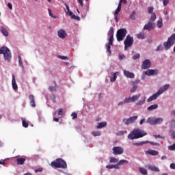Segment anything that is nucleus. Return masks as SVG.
Returning a JSON list of instances; mask_svg holds the SVG:
<instances>
[{"label":"nucleus","mask_w":175,"mask_h":175,"mask_svg":"<svg viewBox=\"0 0 175 175\" xmlns=\"http://www.w3.org/2000/svg\"><path fill=\"white\" fill-rule=\"evenodd\" d=\"M144 136H147V133L137 129L133 130V131L129 134L128 139H129V140H133V139H140V137Z\"/></svg>","instance_id":"f257e3e1"},{"label":"nucleus","mask_w":175,"mask_h":175,"mask_svg":"<svg viewBox=\"0 0 175 175\" xmlns=\"http://www.w3.org/2000/svg\"><path fill=\"white\" fill-rule=\"evenodd\" d=\"M51 166L52 167H55L56 169H68V164L62 159H57L51 163Z\"/></svg>","instance_id":"f03ea898"},{"label":"nucleus","mask_w":175,"mask_h":175,"mask_svg":"<svg viewBox=\"0 0 175 175\" xmlns=\"http://www.w3.org/2000/svg\"><path fill=\"white\" fill-rule=\"evenodd\" d=\"M0 54H3L5 62H10L12 61V52H10L9 48L1 46L0 48Z\"/></svg>","instance_id":"7ed1b4c3"},{"label":"nucleus","mask_w":175,"mask_h":175,"mask_svg":"<svg viewBox=\"0 0 175 175\" xmlns=\"http://www.w3.org/2000/svg\"><path fill=\"white\" fill-rule=\"evenodd\" d=\"M126 33H128V31L126 29H120L117 31L116 33V38L118 42H122L124 40V38L126 36Z\"/></svg>","instance_id":"20e7f679"},{"label":"nucleus","mask_w":175,"mask_h":175,"mask_svg":"<svg viewBox=\"0 0 175 175\" xmlns=\"http://www.w3.org/2000/svg\"><path fill=\"white\" fill-rule=\"evenodd\" d=\"M146 122L150 125H159L163 122V118H152L150 117L147 119Z\"/></svg>","instance_id":"39448f33"},{"label":"nucleus","mask_w":175,"mask_h":175,"mask_svg":"<svg viewBox=\"0 0 175 175\" xmlns=\"http://www.w3.org/2000/svg\"><path fill=\"white\" fill-rule=\"evenodd\" d=\"M124 50H128L129 47H131L133 44V37L131 35H128L124 41Z\"/></svg>","instance_id":"423d86ee"},{"label":"nucleus","mask_w":175,"mask_h":175,"mask_svg":"<svg viewBox=\"0 0 175 175\" xmlns=\"http://www.w3.org/2000/svg\"><path fill=\"white\" fill-rule=\"evenodd\" d=\"M140 96H142V94H138L137 95L133 96L132 97L126 98L124 103H131V102H132V103L136 102V100H139V98H140Z\"/></svg>","instance_id":"0eeeda50"},{"label":"nucleus","mask_w":175,"mask_h":175,"mask_svg":"<svg viewBox=\"0 0 175 175\" xmlns=\"http://www.w3.org/2000/svg\"><path fill=\"white\" fill-rule=\"evenodd\" d=\"M107 35L108 36H109V44H111V46H113V42L114 40V28L113 27H110L107 33Z\"/></svg>","instance_id":"6e6552de"},{"label":"nucleus","mask_w":175,"mask_h":175,"mask_svg":"<svg viewBox=\"0 0 175 175\" xmlns=\"http://www.w3.org/2000/svg\"><path fill=\"white\" fill-rule=\"evenodd\" d=\"M113 155H121V154H124V148L120 146H114L112 148Z\"/></svg>","instance_id":"1a4fd4ad"},{"label":"nucleus","mask_w":175,"mask_h":175,"mask_svg":"<svg viewBox=\"0 0 175 175\" xmlns=\"http://www.w3.org/2000/svg\"><path fill=\"white\" fill-rule=\"evenodd\" d=\"M147 143H149V144H151V146H159V143H155L150 141H144L142 142H135L133 144V146H143L144 144H147Z\"/></svg>","instance_id":"9d476101"},{"label":"nucleus","mask_w":175,"mask_h":175,"mask_svg":"<svg viewBox=\"0 0 175 175\" xmlns=\"http://www.w3.org/2000/svg\"><path fill=\"white\" fill-rule=\"evenodd\" d=\"M137 116H132L130 118H124L123 119V122L125 124V125H129V124H133L135 121L137 120Z\"/></svg>","instance_id":"9b49d317"},{"label":"nucleus","mask_w":175,"mask_h":175,"mask_svg":"<svg viewBox=\"0 0 175 175\" xmlns=\"http://www.w3.org/2000/svg\"><path fill=\"white\" fill-rule=\"evenodd\" d=\"M155 28V23L149 21L146 25H144V29L146 31H151Z\"/></svg>","instance_id":"f8f14e48"},{"label":"nucleus","mask_w":175,"mask_h":175,"mask_svg":"<svg viewBox=\"0 0 175 175\" xmlns=\"http://www.w3.org/2000/svg\"><path fill=\"white\" fill-rule=\"evenodd\" d=\"M149 68H151V62H150V59H145L142 66L141 69H148Z\"/></svg>","instance_id":"ddd939ff"},{"label":"nucleus","mask_w":175,"mask_h":175,"mask_svg":"<svg viewBox=\"0 0 175 175\" xmlns=\"http://www.w3.org/2000/svg\"><path fill=\"white\" fill-rule=\"evenodd\" d=\"M170 88V85L166 84L159 88V90L157 92V94H159V95H161V94H163V92H165V91H167V90H169Z\"/></svg>","instance_id":"4468645a"},{"label":"nucleus","mask_w":175,"mask_h":175,"mask_svg":"<svg viewBox=\"0 0 175 175\" xmlns=\"http://www.w3.org/2000/svg\"><path fill=\"white\" fill-rule=\"evenodd\" d=\"M158 70H148L144 72V75H146V76H154V75H158Z\"/></svg>","instance_id":"2eb2a0df"},{"label":"nucleus","mask_w":175,"mask_h":175,"mask_svg":"<svg viewBox=\"0 0 175 175\" xmlns=\"http://www.w3.org/2000/svg\"><path fill=\"white\" fill-rule=\"evenodd\" d=\"M123 73L127 79H133L135 77V74L129 72V70H124Z\"/></svg>","instance_id":"dca6fc26"},{"label":"nucleus","mask_w":175,"mask_h":175,"mask_svg":"<svg viewBox=\"0 0 175 175\" xmlns=\"http://www.w3.org/2000/svg\"><path fill=\"white\" fill-rule=\"evenodd\" d=\"M57 35L60 39H65L66 38V32L64 29H60L57 31Z\"/></svg>","instance_id":"f3484780"},{"label":"nucleus","mask_w":175,"mask_h":175,"mask_svg":"<svg viewBox=\"0 0 175 175\" xmlns=\"http://www.w3.org/2000/svg\"><path fill=\"white\" fill-rule=\"evenodd\" d=\"M146 154H148L149 155H152L153 157H155L157 155H159V152L154 150L149 149L147 151H145Z\"/></svg>","instance_id":"a211bd4d"},{"label":"nucleus","mask_w":175,"mask_h":175,"mask_svg":"<svg viewBox=\"0 0 175 175\" xmlns=\"http://www.w3.org/2000/svg\"><path fill=\"white\" fill-rule=\"evenodd\" d=\"M29 99L30 100V105L31 107H36V104H35V96L32 94L29 96Z\"/></svg>","instance_id":"6ab92c4d"},{"label":"nucleus","mask_w":175,"mask_h":175,"mask_svg":"<svg viewBox=\"0 0 175 175\" xmlns=\"http://www.w3.org/2000/svg\"><path fill=\"white\" fill-rule=\"evenodd\" d=\"M159 96V94L158 92L155 93L154 94L152 95L147 99V102L150 103L152 102V100H155V99H157V98H158Z\"/></svg>","instance_id":"aec40b11"},{"label":"nucleus","mask_w":175,"mask_h":175,"mask_svg":"<svg viewBox=\"0 0 175 175\" xmlns=\"http://www.w3.org/2000/svg\"><path fill=\"white\" fill-rule=\"evenodd\" d=\"M147 167L149 170H151L152 172H161L159 168L155 165H148Z\"/></svg>","instance_id":"412c9836"},{"label":"nucleus","mask_w":175,"mask_h":175,"mask_svg":"<svg viewBox=\"0 0 175 175\" xmlns=\"http://www.w3.org/2000/svg\"><path fill=\"white\" fill-rule=\"evenodd\" d=\"M12 85L13 90H17L18 88V86H17V83H16V77L14 75H12Z\"/></svg>","instance_id":"4be33fe9"},{"label":"nucleus","mask_w":175,"mask_h":175,"mask_svg":"<svg viewBox=\"0 0 175 175\" xmlns=\"http://www.w3.org/2000/svg\"><path fill=\"white\" fill-rule=\"evenodd\" d=\"M106 125H107V122H102L98 123L96 128L97 129H101V128H105Z\"/></svg>","instance_id":"5701e85b"},{"label":"nucleus","mask_w":175,"mask_h":175,"mask_svg":"<svg viewBox=\"0 0 175 175\" xmlns=\"http://www.w3.org/2000/svg\"><path fill=\"white\" fill-rule=\"evenodd\" d=\"M155 109H158V104H154L150 105L147 108L148 111H151L152 110H155Z\"/></svg>","instance_id":"b1692460"},{"label":"nucleus","mask_w":175,"mask_h":175,"mask_svg":"<svg viewBox=\"0 0 175 175\" xmlns=\"http://www.w3.org/2000/svg\"><path fill=\"white\" fill-rule=\"evenodd\" d=\"M17 165H24L25 162V158H18L16 159Z\"/></svg>","instance_id":"393cba45"},{"label":"nucleus","mask_w":175,"mask_h":175,"mask_svg":"<svg viewBox=\"0 0 175 175\" xmlns=\"http://www.w3.org/2000/svg\"><path fill=\"white\" fill-rule=\"evenodd\" d=\"M117 75H118V72H114L113 76L110 78V81L111 83H114V81H116V80H117Z\"/></svg>","instance_id":"a878e982"},{"label":"nucleus","mask_w":175,"mask_h":175,"mask_svg":"<svg viewBox=\"0 0 175 175\" xmlns=\"http://www.w3.org/2000/svg\"><path fill=\"white\" fill-rule=\"evenodd\" d=\"M155 20H157V14H155V12H152L149 19V21H150V23H154Z\"/></svg>","instance_id":"bb28decb"},{"label":"nucleus","mask_w":175,"mask_h":175,"mask_svg":"<svg viewBox=\"0 0 175 175\" xmlns=\"http://www.w3.org/2000/svg\"><path fill=\"white\" fill-rule=\"evenodd\" d=\"M1 31L4 36H9V33L8 32L6 28H5L4 27H1Z\"/></svg>","instance_id":"cd10ccee"},{"label":"nucleus","mask_w":175,"mask_h":175,"mask_svg":"<svg viewBox=\"0 0 175 175\" xmlns=\"http://www.w3.org/2000/svg\"><path fill=\"white\" fill-rule=\"evenodd\" d=\"M162 18H160L157 21V28H162L163 27V23Z\"/></svg>","instance_id":"c85d7f7f"},{"label":"nucleus","mask_w":175,"mask_h":175,"mask_svg":"<svg viewBox=\"0 0 175 175\" xmlns=\"http://www.w3.org/2000/svg\"><path fill=\"white\" fill-rule=\"evenodd\" d=\"M122 6V4L121 3H119L117 9L115 11V14H118V13L121 12Z\"/></svg>","instance_id":"c756f323"},{"label":"nucleus","mask_w":175,"mask_h":175,"mask_svg":"<svg viewBox=\"0 0 175 175\" xmlns=\"http://www.w3.org/2000/svg\"><path fill=\"white\" fill-rule=\"evenodd\" d=\"M139 173H141L142 174L147 175V170H146V168L139 167Z\"/></svg>","instance_id":"7c9ffc66"},{"label":"nucleus","mask_w":175,"mask_h":175,"mask_svg":"<svg viewBox=\"0 0 175 175\" xmlns=\"http://www.w3.org/2000/svg\"><path fill=\"white\" fill-rule=\"evenodd\" d=\"M55 86H50L49 87V91L51 92H53V91L56 92L57 91V83H55V81H54Z\"/></svg>","instance_id":"2f4dec72"},{"label":"nucleus","mask_w":175,"mask_h":175,"mask_svg":"<svg viewBox=\"0 0 175 175\" xmlns=\"http://www.w3.org/2000/svg\"><path fill=\"white\" fill-rule=\"evenodd\" d=\"M18 63L20 66L22 67V69H24V66L23 65V60L21 59V56L20 55H18Z\"/></svg>","instance_id":"473e14b6"},{"label":"nucleus","mask_w":175,"mask_h":175,"mask_svg":"<svg viewBox=\"0 0 175 175\" xmlns=\"http://www.w3.org/2000/svg\"><path fill=\"white\" fill-rule=\"evenodd\" d=\"M110 163H117L118 162V159L117 158L111 157L109 159Z\"/></svg>","instance_id":"72a5a7b5"},{"label":"nucleus","mask_w":175,"mask_h":175,"mask_svg":"<svg viewBox=\"0 0 175 175\" xmlns=\"http://www.w3.org/2000/svg\"><path fill=\"white\" fill-rule=\"evenodd\" d=\"M146 103V97H144V99L142 100H139L138 103H137V106H142V105H144Z\"/></svg>","instance_id":"f704fd0d"},{"label":"nucleus","mask_w":175,"mask_h":175,"mask_svg":"<svg viewBox=\"0 0 175 175\" xmlns=\"http://www.w3.org/2000/svg\"><path fill=\"white\" fill-rule=\"evenodd\" d=\"M106 46H107V51H108L109 54H111V50L110 49H111V44H110V42H108V44Z\"/></svg>","instance_id":"c9c22d12"},{"label":"nucleus","mask_w":175,"mask_h":175,"mask_svg":"<svg viewBox=\"0 0 175 175\" xmlns=\"http://www.w3.org/2000/svg\"><path fill=\"white\" fill-rule=\"evenodd\" d=\"M92 135L93 136H100L102 135V133L100 131H93L92 133Z\"/></svg>","instance_id":"e433bc0d"},{"label":"nucleus","mask_w":175,"mask_h":175,"mask_svg":"<svg viewBox=\"0 0 175 175\" xmlns=\"http://www.w3.org/2000/svg\"><path fill=\"white\" fill-rule=\"evenodd\" d=\"M68 12V16H72L73 14V12H72V11H70V10L69 9V5H67L66 3H64Z\"/></svg>","instance_id":"4c0bfd02"},{"label":"nucleus","mask_w":175,"mask_h":175,"mask_svg":"<svg viewBox=\"0 0 175 175\" xmlns=\"http://www.w3.org/2000/svg\"><path fill=\"white\" fill-rule=\"evenodd\" d=\"M118 163L121 166V165H124V163H129V161L122 159L120 160Z\"/></svg>","instance_id":"58836bf2"},{"label":"nucleus","mask_w":175,"mask_h":175,"mask_svg":"<svg viewBox=\"0 0 175 175\" xmlns=\"http://www.w3.org/2000/svg\"><path fill=\"white\" fill-rule=\"evenodd\" d=\"M71 18H72V20H77V21H80V20H81L79 16H77L75 15L74 14H72Z\"/></svg>","instance_id":"ea45409f"},{"label":"nucleus","mask_w":175,"mask_h":175,"mask_svg":"<svg viewBox=\"0 0 175 175\" xmlns=\"http://www.w3.org/2000/svg\"><path fill=\"white\" fill-rule=\"evenodd\" d=\"M22 124H23V126H24V128H28V126H29V124L25 120H23Z\"/></svg>","instance_id":"a19ab883"},{"label":"nucleus","mask_w":175,"mask_h":175,"mask_svg":"<svg viewBox=\"0 0 175 175\" xmlns=\"http://www.w3.org/2000/svg\"><path fill=\"white\" fill-rule=\"evenodd\" d=\"M139 58H140V54L139 53H136L135 55H134L133 56V59L134 61H136V59H139Z\"/></svg>","instance_id":"79ce46f5"},{"label":"nucleus","mask_w":175,"mask_h":175,"mask_svg":"<svg viewBox=\"0 0 175 175\" xmlns=\"http://www.w3.org/2000/svg\"><path fill=\"white\" fill-rule=\"evenodd\" d=\"M153 137H154V139H163L165 140V137H162L161 135H154Z\"/></svg>","instance_id":"37998d69"},{"label":"nucleus","mask_w":175,"mask_h":175,"mask_svg":"<svg viewBox=\"0 0 175 175\" xmlns=\"http://www.w3.org/2000/svg\"><path fill=\"white\" fill-rule=\"evenodd\" d=\"M136 90H137V86H136L135 85H133V88L130 90V92L132 94L135 92Z\"/></svg>","instance_id":"c03bdc74"},{"label":"nucleus","mask_w":175,"mask_h":175,"mask_svg":"<svg viewBox=\"0 0 175 175\" xmlns=\"http://www.w3.org/2000/svg\"><path fill=\"white\" fill-rule=\"evenodd\" d=\"M135 16H136V12L133 11L131 15L130 16V18L131 20H135Z\"/></svg>","instance_id":"a18cd8bd"},{"label":"nucleus","mask_w":175,"mask_h":175,"mask_svg":"<svg viewBox=\"0 0 175 175\" xmlns=\"http://www.w3.org/2000/svg\"><path fill=\"white\" fill-rule=\"evenodd\" d=\"M138 39H144V33H139L137 34Z\"/></svg>","instance_id":"49530a36"},{"label":"nucleus","mask_w":175,"mask_h":175,"mask_svg":"<svg viewBox=\"0 0 175 175\" xmlns=\"http://www.w3.org/2000/svg\"><path fill=\"white\" fill-rule=\"evenodd\" d=\"M168 149H169L170 151H174V150H175V144H174L168 147Z\"/></svg>","instance_id":"de8ad7c7"},{"label":"nucleus","mask_w":175,"mask_h":175,"mask_svg":"<svg viewBox=\"0 0 175 175\" xmlns=\"http://www.w3.org/2000/svg\"><path fill=\"white\" fill-rule=\"evenodd\" d=\"M152 12H154V7L148 8V13H149V14H151Z\"/></svg>","instance_id":"09e8293b"},{"label":"nucleus","mask_w":175,"mask_h":175,"mask_svg":"<svg viewBox=\"0 0 175 175\" xmlns=\"http://www.w3.org/2000/svg\"><path fill=\"white\" fill-rule=\"evenodd\" d=\"M163 50V46L162 45H159L157 48V51H162Z\"/></svg>","instance_id":"8fccbe9b"},{"label":"nucleus","mask_w":175,"mask_h":175,"mask_svg":"<svg viewBox=\"0 0 175 175\" xmlns=\"http://www.w3.org/2000/svg\"><path fill=\"white\" fill-rule=\"evenodd\" d=\"M163 6H167L169 5V0H163Z\"/></svg>","instance_id":"3c124183"},{"label":"nucleus","mask_w":175,"mask_h":175,"mask_svg":"<svg viewBox=\"0 0 175 175\" xmlns=\"http://www.w3.org/2000/svg\"><path fill=\"white\" fill-rule=\"evenodd\" d=\"M71 116L72 117V120H76V118H77V113L74 112L71 114Z\"/></svg>","instance_id":"603ef678"},{"label":"nucleus","mask_w":175,"mask_h":175,"mask_svg":"<svg viewBox=\"0 0 175 175\" xmlns=\"http://www.w3.org/2000/svg\"><path fill=\"white\" fill-rule=\"evenodd\" d=\"M51 100L53 102V103H55V102H56V100H55V95L52 94L51 96Z\"/></svg>","instance_id":"864d4df0"},{"label":"nucleus","mask_w":175,"mask_h":175,"mask_svg":"<svg viewBox=\"0 0 175 175\" xmlns=\"http://www.w3.org/2000/svg\"><path fill=\"white\" fill-rule=\"evenodd\" d=\"M62 114H64V109H59V111L57 112V116H62Z\"/></svg>","instance_id":"5fc2aeb1"},{"label":"nucleus","mask_w":175,"mask_h":175,"mask_svg":"<svg viewBox=\"0 0 175 175\" xmlns=\"http://www.w3.org/2000/svg\"><path fill=\"white\" fill-rule=\"evenodd\" d=\"M43 172V168L42 167H40V168H38V169L35 170V173H39V172Z\"/></svg>","instance_id":"6e6d98bb"},{"label":"nucleus","mask_w":175,"mask_h":175,"mask_svg":"<svg viewBox=\"0 0 175 175\" xmlns=\"http://www.w3.org/2000/svg\"><path fill=\"white\" fill-rule=\"evenodd\" d=\"M107 169H114V164L106 165Z\"/></svg>","instance_id":"4d7b16f0"},{"label":"nucleus","mask_w":175,"mask_h":175,"mask_svg":"<svg viewBox=\"0 0 175 175\" xmlns=\"http://www.w3.org/2000/svg\"><path fill=\"white\" fill-rule=\"evenodd\" d=\"M124 103H125V98L124 101H120L118 103V106H122V105H124Z\"/></svg>","instance_id":"13d9d810"},{"label":"nucleus","mask_w":175,"mask_h":175,"mask_svg":"<svg viewBox=\"0 0 175 175\" xmlns=\"http://www.w3.org/2000/svg\"><path fill=\"white\" fill-rule=\"evenodd\" d=\"M49 14L51 17H53V18H55V16H53V14L51 13V10L48 9Z\"/></svg>","instance_id":"bf43d9fd"},{"label":"nucleus","mask_w":175,"mask_h":175,"mask_svg":"<svg viewBox=\"0 0 175 175\" xmlns=\"http://www.w3.org/2000/svg\"><path fill=\"white\" fill-rule=\"evenodd\" d=\"M120 164L118 163L116 165H113V169H120Z\"/></svg>","instance_id":"052dcab7"},{"label":"nucleus","mask_w":175,"mask_h":175,"mask_svg":"<svg viewBox=\"0 0 175 175\" xmlns=\"http://www.w3.org/2000/svg\"><path fill=\"white\" fill-rule=\"evenodd\" d=\"M170 167L175 170V163H171Z\"/></svg>","instance_id":"680f3d73"},{"label":"nucleus","mask_w":175,"mask_h":175,"mask_svg":"<svg viewBox=\"0 0 175 175\" xmlns=\"http://www.w3.org/2000/svg\"><path fill=\"white\" fill-rule=\"evenodd\" d=\"M122 2H123V3H124V4L128 3V1H127L126 0H120L119 3H122Z\"/></svg>","instance_id":"e2e57ef3"},{"label":"nucleus","mask_w":175,"mask_h":175,"mask_svg":"<svg viewBox=\"0 0 175 175\" xmlns=\"http://www.w3.org/2000/svg\"><path fill=\"white\" fill-rule=\"evenodd\" d=\"M8 6L9 9H10V10H12L13 9V5L10 3H8Z\"/></svg>","instance_id":"0e129e2a"},{"label":"nucleus","mask_w":175,"mask_h":175,"mask_svg":"<svg viewBox=\"0 0 175 175\" xmlns=\"http://www.w3.org/2000/svg\"><path fill=\"white\" fill-rule=\"evenodd\" d=\"M81 6H84V3L83 2V0H77Z\"/></svg>","instance_id":"69168bd1"},{"label":"nucleus","mask_w":175,"mask_h":175,"mask_svg":"<svg viewBox=\"0 0 175 175\" xmlns=\"http://www.w3.org/2000/svg\"><path fill=\"white\" fill-rule=\"evenodd\" d=\"M59 58H61V59H68V57L66 56H61V55L59 56Z\"/></svg>","instance_id":"338daca9"},{"label":"nucleus","mask_w":175,"mask_h":175,"mask_svg":"<svg viewBox=\"0 0 175 175\" xmlns=\"http://www.w3.org/2000/svg\"><path fill=\"white\" fill-rule=\"evenodd\" d=\"M0 165H6V163L5 162V160H0Z\"/></svg>","instance_id":"774afa93"}]
</instances>
